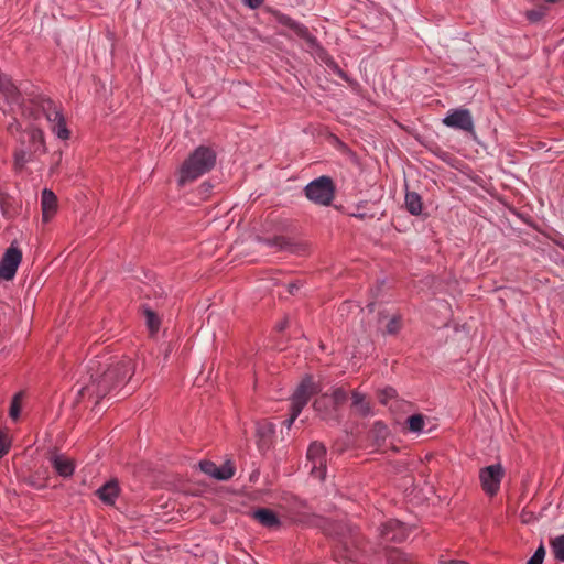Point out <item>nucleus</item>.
<instances>
[{"label":"nucleus","instance_id":"nucleus-34","mask_svg":"<svg viewBox=\"0 0 564 564\" xmlns=\"http://www.w3.org/2000/svg\"><path fill=\"white\" fill-rule=\"evenodd\" d=\"M21 130V124L17 120L15 117L12 118V121L7 126V131L10 134H14L15 132H19Z\"/></svg>","mask_w":564,"mask_h":564},{"label":"nucleus","instance_id":"nucleus-29","mask_svg":"<svg viewBox=\"0 0 564 564\" xmlns=\"http://www.w3.org/2000/svg\"><path fill=\"white\" fill-rule=\"evenodd\" d=\"M147 325L151 332H156L160 326V321L154 312L145 310Z\"/></svg>","mask_w":564,"mask_h":564},{"label":"nucleus","instance_id":"nucleus-22","mask_svg":"<svg viewBox=\"0 0 564 564\" xmlns=\"http://www.w3.org/2000/svg\"><path fill=\"white\" fill-rule=\"evenodd\" d=\"M23 398H24V392L20 391L17 394H14V397L11 401L9 415L14 421H17L20 416Z\"/></svg>","mask_w":564,"mask_h":564},{"label":"nucleus","instance_id":"nucleus-14","mask_svg":"<svg viewBox=\"0 0 564 564\" xmlns=\"http://www.w3.org/2000/svg\"><path fill=\"white\" fill-rule=\"evenodd\" d=\"M253 518L263 527L268 529H276L281 525V521L274 511L260 508L253 511Z\"/></svg>","mask_w":564,"mask_h":564},{"label":"nucleus","instance_id":"nucleus-12","mask_svg":"<svg viewBox=\"0 0 564 564\" xmlns=\"http://www.w3.org/2000/svg\"><path fill=\"white\" fill-rule=\"evenodd\" d=\"M41 207L43 221H50L57 210V198L52 191L47 188L42 191Z\"/></svg>","mask_w":564,"mask_h":564},{"label":"nucleus","instance_id":"nucleus-10","mask_svg":"<svg viewBox=\"0 0 564 564\" xmlns=\"http://www.w3.org/2000/svg\"><path fill=\"white\" fill-rule=\"evenodd\" d=\"M280 21L282 24L292 30L297 37L304 41V43L307 46V50H310L311 52L322 51V47L319 46L317 39L310 33L308 29L305 25L296 22L295 20L289 17H283Z\"/></svg>","mask_w":564,"mask_h":564},{"label":"nucleus","instance_id":"nucleus-17","mask_svg":"<svg viewBox=\"0 0 564 564\" xmlns=\"http://www.w3.org/2000/svg\"><path fill=\"white\" fill-rule=\"evenodd\" d=\"M351 399V409L355 414L360 415L362 417L372 414L370 401L366 399L365 394L359 393L358 391H354Z\"/></svg>","mask_w":564,"mask_h":564},{"label":"nucleus","instance_id":"nucleus-19","mask_svg":"<svg viewBox=\"0 0 564 564\" xmlns=\"http://www.w3.org/2000/svg\"><path fill=\"white\" fill-rule=\"evenodd\" d=\"M29 133V148L34 149L35 152L45 153L46 147L44 141V133L42 129L37 127H30L28 130Z\"/></svg>","mask_w":564,"mask_h":564},{"label":"nucleus","instance_id":"nucleus-2","mask_svg":"<svg viewBox=\"0 0 564 564\" xmlns=\"http://www.w3.org/2000/svg\"><path fill=\"white\" fill-rule=\"evenodd\" d=\"M135 360L130 357L111 358L109 362L90 360L89 381L78 391L80 395L105 398L113 388L129 381L135 371Z\"/></svg>","mask_w":564,"mask_h":564},{"label":"nucleus","instance_id":"nucleus-27","mask_svg":"<svg viewBox=\"0 0 564 564\" xmlns=\"http://www.w3.org/2000/svg\"><path fill=\"white\" fill-rule=\"evenodd\" d=\"M329 402V397L327 394H323L321 398L315 400L313 405L315 411L323 413L324 417H326L328 415L327 405Z\"/></svg>","mask_w":564,"mask_h":564},{"label":"nucleus","instance_id":"nucleus-15","mask_svg":"<svg viewBox=\"0 0 564 564\" xmlns=\"http://www.w3.org/2000/svg\"><path fill=\"white\" fill-rule=\"evenodd\" d=\"M40 152H35L34 149L24 147V142H21V147L14 151V169L22 171L25 165L32 161Z\"/></svg>","mask_w":564,"mask_h":564},{"label":"nucleus","instance_id":"nucleus-24","mask_svg":"<svg viewBox=\"0 0 564 564\" xmlns=\"http://www.w3.org/2000/svg\"><path fill=\"white\" fill-rule=\"evenodd\" d=\"M235 475V466L230 462H226L217 467L216 479L228 480Z\"/></svg>","mask_w":564,"mask_h":564},{"label":"nucleus","instance_id":"nucleus-31","mask_svg":"<svg viewBox=\"0 0 564 564\" xmlns=\"http://www.w3.org/2000/svg\"><path fill=\"white\" fill-rule=\"evenodd\" d=\"M395 397H397L395 390L390 387L382 389L378 394L380 403H382L384 405L388 404L389 400H391Z\"/></svg>","mask_w":564,"mask_h":564},{"label":"nucleus","instance_id":"nucleus-37","mask_svg":"<svg viewBox=\"0 0 564 564\" xmlns=\"http://www.w3.org/2000/svg\"><path fill=\"white\" fill-rule=\"evenodd\" d=\"M264 0H243V3L248 6L250 9H257L259 8Z\"/></svg>","mask_w":564,"mask_h":564},{"label":"nucleus","instance_id":"nucleus-28","mask_svg":"<svg viewBox=\"0 0 564 564\" xmlns=\"http://www.w3.org/2000/svg\"><path fill=\"white\" fill-rule=\"evenodd\" d=\"M265 245L269 247H274L280 250L288 249L290 247V242L284 237H274L273 239H265Z\"/></svg>","mask_w":564,"mask_h":564},{"label":"nucleus","instance_id":"nucleus-26","mask_svg":"<svg viewBox=\"0 0 564 564\" xmlns=\"http://www.w3.org/2000/svg\"><path fill=\"white\" fill-rule=\"evenodd\" d=\"M348 394L347 392L341 388H336L332 395L329 397L330 402L333 403L334 408L344 404L347 401Z\"/></svg>","mask_w":564,"mask_h":564},{"label":"nucleus","instance_id":"nucleus-7","mask_svg":"<svg viewBox=\"0 0 564 564\" xmlns=\"http://www.w3.org/2000/svg\"><path fill=\"white\" fill-rule=\"evenodd\" d=\"M307 460L311 464V474L318 479H324L326 471V448L319 442H313L306 454Z\"/></svg>","mask_w":564,"mask_h":564},{"label":"nucleus","instance_id":"nucleus-21","mask_svg":"<svg viewBox=\"0 0 564 564\" xmlns=\"http://www.w3.org/2000/svg\"><path fill=\"white\" fill-rule=\"evenodd\" d=\"M389 564H417L411 556L401 552L398 549H393L388 554Z\"/></svg>","mask_w":564,"mask_h":564},{"label":"nucleus","instance_id":"nucleus-20","mask_svg":"<svg viewBox=\"0 0 564 564\" xmlns=\"http://www.w3.org/2000/svg\"><path fill=\"white\" fill-rule=\"evenodd\" d=\"M405 208L412 215H420L422 213V198L415 192H406L405 194Z\"/></svg>","mask_w":564,"mask_h":564},{"label":"nucleus","instance_id":"nucleus-16","mask_svg":"<svg viewBox=\"0 0 564 564\" xmlns=\"http://www.w3.org/2000/svg\"><path fill=\"white\" fill-rule=\"evenodd\" d=\"M96 495L104 503L112 506L119 495V485L116 480H110L101 486Z\"/></svg>","mask_w":564,"mask_h":564},{"label":"nucleus","instance_id":"nucleus-39","mask_svg":"<svg viewBox=\"0 0 564 564\" xmlns=\"http://www.w3.org/2000/svg\"><path fill=\"white\" fill-rule=\"evenodd\" d=\"M376 426H378V427L380 429V432H381V431H386V426H384V425H382V424H381V423H379V422H378V423H376Z\"/></svg>","mask_w":564,"mask_h":564},{"label":"nucleus","instance_id":"nucleus-35","mask_svg":"<svg viewBox=\"0 0 564 564\" xmlns=\"http://www.w3.org/2000/svg\"><path fill=\"white\" fill-rule=\"evenodd\" d=\"M438 562H440V564H468L465 561L455 560V558H448L445 555H441Z\"/></svg>","mask_w":564,"mask_h":564},{"label":"nucleus","instance_id":"nucleus-4","mask_svg":"<svg viewBox=\"0 0 564 564\" xmlns=\"http://www.w3.org/2000/svg\"><path fill=\"white\" fill-rule=\"evenodd\" d=\"M318 392L313 378L303 379L297 389L294 391L291 403V416L284 422L286 429H291L292 424L300 415L302 409L307 404L312 395Z\"/></svg>","mask_w":564,"mask_h":564},{"label":"nucleus","instance_id":"nucleus-1","mask_svg":"<svg viewBox=\"0 0 564 564\" xmlns=\"http://www.w3.org/2000/svg\"><path fill=\"white\" fill-rule=\"evenodd\" d=\"M0 98L9 107V109H2L4 115L11 113L13 107L19 106L24 117L37 121L43 116L59 139L67 140L69 138V130L65 126L61 107L51 98L44 95H32L26 101H23L21 93L6 75H0Z\"/></svg>","mask_w":564,"mask_h":564},{"label":"nucleus","instance_id":"nucleus-9","mask_svg":"<svg viewBox=\"0 0 564 564\" xmlns=\"http://www.w3.org/2000/svg\"><path fill=\"white\" fill-rule=\"evenodd\" d=\"M443 124L465 132L474 131V120L468 109H454L448 111L447 116L443 119Z\"/></svg>","mask_w":564,"mask_h":564},{"label":"nucleus","instance_id":"nucleus-11","mask_svg":"<svg viewBox=\"0 0 564 564\" xmlns=\"http://www.w3.org/2000/svg\"><path fill=\"white\" fill-rule=\"evenodd\" d=\"M380 534L387 542H402L409 535V530L402 522L389 520L382 525Z\"/></svg>","mask_w":564,"mask_h":564},{"label":"nucleus","instance_id":"nucleus-32","mask_svg":"<svg viewBox=\"0 0 564 564\" xmlns=\"http://www.w3.org/2000/svg\"><path fill=\"white\" fill-rule=\"evenodd\" d=\"M401 327V318L398 315H393L388 322L386 332L388 334H395Z\"/></svg>","mask_w":564,"mask_h":564},{"label":"nucleus","instance_id":"nucleus-30","mask_svg":"<svg viewBox=\"0 0 564 564\" xmlns=\"http://www.w3.org/2000/svg\"><path fill=\"white\" fill-rule=\"evenodd\" d=\"M200 470L216 479L217 465L210 460H202L199 463Z\"/></svg>","mask_w":564,"mask_h":564},{"label":"nucleus","instance_id":"nucleus-33","mask_svg":"<svg viewBox=\"0 0 564 564\" xmlns=\"http://www.w3.org/2000/svg\"><path fill=\"white\" fill-rule=\"evenodd\" d=\"M545 557V549L543 545L539 546L533 556L528 561L527 564H542Z\"/></svg>","mask_w":564,"mask_h":564},{"label":"nucleus","instance_id":"nucleus-25","mask_svg":"<svg viewBox=\"0 0 564 564\" xmlns=\"http://www.w3.org/2000/svg\"><path fill=\"white\" fill-rule=\"evenodd\" d=\"M551 546L555 558L564 562V535L553 539Z\"/></svg>","mask_w":564,"mask_h":564},{"label":"nucleus","instance_id":"nucleus-8","mask_svg":"<svg viewBox=\"0 0 564 564\" xmlns=\"http://www.w3.org/2000/svg\"><path fill=\"white\" fill-rule=\"evenodd\" d=\"M22 260V252L11 245L0 261V278L10 281L14 278L18 267Z\"/></svg>","mask_w":564,"mask_h":564},{"label":"nucleus","instance_id":"nucleus-18","mask_svg":"<svg viewBox=\"0 0 564 564\" xmlns=\"http://www.w3.org/2000/svg\"><path fill=\"white\" fill-rule=\"evenodd\" d=\"M274 434V425L269 422L257 423V436L259 448H268L270 446L271 437Z\"/></svg>","mask_w":564,"mask_h":564},{"label":"nucleus","instance_id":"nucleus-36","mask_svg":"<svg viewBox=\"0 0 564 564\" xmlns=\"http://www.w3.org/2000/svg\"><path fill=\"white\" fill-rule=\"evenodd\" d=\"M9 449V444L4 435H0V458H2Z\"/></svg>","mask_w":564,"mask_h":564},{"label":"nucleus","instance_id":"nucleus-23","mask_svg":"<svg viewBox=\"0 0 564 564\" xmlns=\"http://www.w3.org/2000/svg\"><path fill=\"white\" fill-rule=\"evenodd\" d=\"M408 427L411 432L419 433L424 429L425 420L422 414H414L408 417Z\"/></svg>","mask_w":564,"mask_h":564},{"label":"nucleus","instance_id":"nucleus-5","mask_svg":"<svg viewBox=\"0 0 564 564\" xmlns=\"http://www.w3.org/2000/svg\"><path fill=\"white\" fill-rule=\"evenodd\" d=\"M306 197L318 205L328 206L334 198V186L332 178L328 176H321L305 187Z\"/></svg>","mask_w":564,"mask_h":564},{"label":"nucleus","instance_id":"nucleus-6","mask_svg":"<svg viewBox=\"0 0 564 564\" xmlns=\"http://www.w3.org/2000/svg\"><path fill=\"white\" fill-rule=\"evenodd\" d=\"M505 470L500 464H495L480 469L479 480L484 491L489 496H495L500 488Z\"/></svg>","mask_w":564,"mask_h":564},{"label":"nucleus","instance_id":"nucleus-40","mask_svg":"<svg viewBox=\"0 0 564 564\" xmlns=\"http://www.w3.org/2000/svg\"><path fill=\"white\" fill-rule=\"evenodd\" d=\"M372 306H373V304H372V303L368 304V307H369L370 310H372Z\"/></svg>","mask_w":564,"mask_h":564},{"label":"nucleus","instance_id":"nucleus-38","mask_svg":"<svg viewBox=\"0 0 564 564\" xmlns=\"http://www.w3.org/2000/svg\"><path fill=\"white\" fill-rule=\"evenodd\" d=\"M299 284L297 283H290L288 285V291L291 293V294H294L297 290H299Z\"/></svg>","mask_w":564,"mask_h":564},{"label":"nucleus","instance_id":"nucleus-13","mask_svg":"<svg viewBox=\"0 0 564 564\" xmlns=\"http://www.w3.org/2000/svg\"><path fill=\"white\" fill-rule=\"evenodd\" d=\"M50 463L55 471L62 477H70L75 470V464L73 459L62 454H53L50 457Z\"/></svg>","mask_w":564,"mask_h":564},{"label":"nucleus","instance_id":"nucleus-3","mask_svg":"<svg viewBox=\"0 0 564 564\" xmlns=\"http://www.w3.org/2000/svg\"><path fill=\"white\" fill-rule=\"evenodd\" d=\"M216 163V153L208 147H198L181 166L180 184L193 182L209 172Z\"/></svg>","mask_w":564,"mask_h":564}]
</instances>
